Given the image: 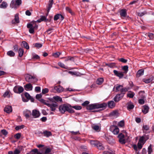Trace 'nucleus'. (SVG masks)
I'll use <instances>...</instances> for the list:
<instances>
[{
  "label": "nucleus",
  "instance_id": "1",
  "mask_svg": "<svg viewBox=\"0 0 154 154\" xmlns=\"http://www.w3.org/2000/svg\"><path fill=\"white\" fill-rule=\"evenodd\" d=\"M59 110L62 113H64L66 111H67L70 113H73L74 112L70 106L65 104H62L59 106Z\"/></svg>",
  "mask_w": 154,
  "mask_h": 154
},
{
  "label": "nucleus",
  "instance_id": "2",
  "mask_svg": "<svg viewBox=\"0 0 154 154\" xmlns=\"http://www.w3.org/2000/svg\"><path fill=\"white\" fill-rule=\"evenodd\" d=\"M107 106V104L105 103H95L91 104L87 106V109L88 110H91L95 109L105 108Z\"/></svg>",
  "mask_w": 154,
  "mask_h": 154
},
{
  "label": "nucleus",
  "instance_id": "3",
  "mask_svg": "<svg viewBox=\"0 0 154 154\" xmlns=\"http://www.w3.org/2000/svg\"><path fill=\"white\" fill-rule=\"evenodd\" d=\"M114 89H116V92L120 91L121 93H124L127 91L129 89V88H123V86L121 85L117 84L114 87Z\"/></svg>",
  "mask_w": 154,
  "mask_h": 154
},
{
  "label": "nucleus",
  "instance_id": "4",
  "mask_svg": "<svg viewBox=\"0 0 154 154\" xmlns=\"http://www.w3.org/2000/svg\"><path fill=\"white\" fill-rule=\"evenodd\" d=\"M25 78L26 81L29 83H35L38 80L35 76H32L29 74L26 75Z\"/></svg>",
  "mask_w": 154,
  "mask_h": 154
},
{
  "label": "nucleus",
  "instance_id": "5",
  "mask_svg": "<svg viewBox=\"0 0 154 154\" xmlns=\"http://www.w3.org/2000/svg\"><path fill=\"white\" fill-rule=\"evenodd\" d=\"M21 3V0H12L11 2L10 6L12 8L17 9L19 7Z\"/></svg>",
  "mask_w": 154,
  "mask_h": 154
},
{
  "label": "nucleus",
  "instance_id": "6",
  "mask_svg": "<svg viewBox=\"0 0 154 154\" xmlns=\"http://www.w3.org/2000/svg\"><path fill=\"white\" fill-rule=\"evenodd\" d=\"M91 144L94 146H96L100 149H103V147L102 144L97 140H91Z\"/></svg>",
  "mask_w": 154,
  "mask_h": 154
},
{
  "label": "nucleus",
  "instance_id": "7",
  "mask_svg": "<svg viewBox=\"0 0 154 154\" xmlns=\"http://www.w3.org/2000/svg\"><path fill=\"white\" fill-rule=\"evenodd\" d=\"M48 106L50 108L51 111H54L56 110V107L58 106V104L55 101L51 102L50 101Z\"/></svg>",
  "mask_w": 154,
  "mask_h": 154
},
{
  "label": "nucleus",
  "instance_id": "8",
  "mask_svg": "<svg viewBox=\"0 0 154 154\" xmlns=\"http://www.w3.org/2000/svg\"><path fill=\"white\" fill-rule=\"evenodd\" d=\"M125 94V93H121L117 94L113 98L114 101L116 102H118L123 98Z\"/></svg>",
  "mask_w": 154,
  "mask_h": 154
},
{
  "label": "nucleus",
  "instance_id": "9",
  "mask_svg": "<svg viewBox=\"0 0 154 154\" xmlns=\"http://www.w3.org/2000/svg\"><path fill=\"white\" fill-rule=\"evenodd\" d=\"M110 130L114 134H117L119 132V129L116 126H112L110 127Z\"/></svg>",
  "mask_w": 154,
  "mask_h": 154
},
{
  "label": "nucleus",
  "instance_id": "10",
  "mask_svg": "<svg viewBox=\"0 0 154 154\" xmlns=\"http://www.w3.org/2000/svg\"><path fill=\"white\" fill-rule=\"evenodd\" d=\"M13 90L15 93L20 94L23 91L24 89L22 87L16 86L14 87Z\"/></svg>",
  "mask_w": 154,
  "mask_h": 154
},
{
  "label": "nucleus",
  "instance_id": "11",
  "mask_svg": "<svg viewBox=\"0 0 154 154\" xmlns=\"http://www.w3.org/2000/svg\"><path fill=\"white\" fill-rule=\"evenodd\" d=\"M12 23L13 24H16L19 23V14H16L14 17V19L12 20Z\"/></svg>",
  "mask_w": 154,
  "mask_h": 154
},
{
  "label": "nucleus",
  "instance_id": "12",
  "mask_svg": "<svg viewBox=\"0 0 154 154\" xmlns=\"http://www.w3.org/2000/svg\"><path fill=\"white\" fill-rule=\"evenodd\" d=\"M32 114L33 117L35 118H38L40 116L39 112L36 109L32 111Z\"/></svg>",
  "mask_w": 154,
  "mask_h": 154
},
{
  "label": "nucleus",
  "instance_id": "13",
  "mask_svg": "<svg viewBox=\"0 0 154 154\" xmlns=\"http://www.w3.org/2000/svg\"><path fill=\"white\" fill-rule=\"evenodd\" d=\"M113 72L114 74L120 78H122L124 76L123 73L122 72L118 71L116 70H114Z\"/></svg>",
  "mask_w": 154,
  "mask_h": 154
},
{
  "label": "nucleus",
  "instance_id": "14",
  "mask_svg": "<svg viewBox=\"0 0 154 154\" xmlns=\"http://www.w3.org/2000/svg\"><path fill=\"white\" fill-rule=\"evenodd\" d=\"M23 115L26 119H28L32 115L31 111L28 110L26 109L23 111Z\"/></svg>",
  "mask_w": 154,
  "mask_h": 154
},
{
  "label": "nucleus",
  "instance_id": "15",
  "mask_svg": "<svg viewBox=\"0 0 154 154\" xmlns=\"http://www.w3.org/2000/svg\"><path fill=\"white\" fill-rule=\"evenodd\" d=\"M63 90V88L60 85L55 86L54 88V90L56 91L58 93L62 92Z\"/></svg>",
  "mask_w": 154,
  "mask_h": 154
},
{
  "label": "nucleus",
  "instance_id": "16",
  "mask_svg": "<svg viewBox=\"0 0 154 154\" xmlns=\"http://www.w3.org/2000/svg\"><path fill=\"white\" fill-rule=\"evenodd\" d=\"M27 154H43L42 153L38 151V149H32L31 151L28 153H27Z\"/></svg>",
  "mask_w": 154,
  "mask_h": 154
},
{
  "label": "nucleus",
  "instance_id": "17",
  "mask_svg": "<svg viewBox=\"0 0 154 154\" xmlns=\"http://www.w3.org/2000/svg\"><path fill=\"white\" fill-rule=\"evenodd\" d=\"M4 111L7 113H10L12 111V107L9 106H6L4 109Z\"/></svg>",
  "mask_w": 154,
  "mask_h": 154
},
{
  "label": "nucleus",
  "instance_id": "18",
  "mask_svg": "<svg viewBox=\"0 0 154 154\" xmlns=\"http://www.w3.org/2000/svg\"><path fill=\"white\" fill-rule=\"evenodd\" d=\"M27 28L29 29V32L30 33H33L34 32V29L33 28V26L31 23H29L27 24Z\"/></svg>",
  "mask_w": 154,
  "mask_h": 154
},
{
  "label": "nucleus",
  "instance_id": "19",
  "mask_svg": "<svg viewBox=\"0 0 154 154\" xmlns=\"http://www.w3.org/2000/svg\"><path fill=\"white\" fill-rule=\"evenodd\" d=\"M32 85L30 83L27 84L24 86L25 89L26 90H32Z\"/></svg>",
  "mask_w": 154,
  "mask_h": 154
},
{
  "label": "nucleus",
  "instance_id": "20",
  "mask_svg": "<svg viewBox=\"0 0 154 154\" xmlns=\"http://www.w3.org/2000/svg\"><path fill=\"white\" fill-rule=\"evenodd\" d=\"M120 15L122 17H125L126 16L127 13L126 9H122L120 11Z\"/></svg>",
  "mask_w": 154,
  "mask_h": 154
},
{
  "label": "nucleus",
  "instance_id": "21",
  "mask_svg": "<svg viewBox=\"0 0 154 154\" xmlns=\"http://www.w3.org/2000/svg\"><path fill=\"white\" fill-rule=\"evenodd\" d=\"M154 80V77L152 76L150 78L148 79H143V82L146 84H148L150 83L152 80Z\"/></svg>",
  "mask_w": 154,
  "mask_h": 154
},
{
  "label": "nucleus",
  "instance_id": "22",
  "mask_svg": "<svg viewBox=\"0 0 154 154\" xmlns=\"http://www.w3.org/2000/svg\"><path fill=\"white\" fill-rule=\"evenodd\" d=\"M53 1L54 0H49V1L48 8V13L49 12L51 8L52 7L53 4ZM48 14H47L46 16L48 15Z\"/></svg>",
  "mask_w": 154,
  "mask_h": 154
},
{
  "label": "nucleus",
  "instance_id": "23",
  "mask_svg": "<svg viewBox=\"0 0 154 154\" xmlns=\"http://www.w3.org/2000/svg\"><path fill=\"white\" fill-rule=\"evenodd\" d=\"M42 134L45 136L47 137H48L52 135V133L51 132L47 130L44 131L43 132Z\"/></svg>",
  "mask_w": 154,
  "mask_h": 154
},
{
  "label": "nucleus",
  "instance_id": "24",
  "mask_svg": "<svg viewBox=\"0 0 154 154\" xmlns=\"http://www.w3.org/2000/svg\"><path fill=\"white\" fill-rule=\"evenodd\" d=\"M109 116H113L116 118L118 116V112L116 110L110 112Z\"/></svg>",
  "mask_w": 154,
  "mask_h": 154
},
{
  "label": "nucleus",
  "instance_id": "25",
  "mask_svg": "<svg viewBox=\"0 0 154 154\" xmlns=\"http://www.w3.org/2000/svg\"><path fill=\"white\" fill-rule=\"evenodd\" d=\"M143 109H142V111L144 114H146L149 111V107L147 106H143Z\"/></svg>",
  "mask_w": 154,
  "mask_h": 154
},
{
  "label": "nucleus",
  "instance_id": "26",
  "mask_svg": "<svg viewBox=\"0 0 154 154\" xmlns=\"http://www.w3.org/2000/svg\"><path fill=\"white\" fill-rule=\"evenodd\" d=\"M8 6V4L6 2H3L0 5V8L2 9H6Z\"/></svg>",
  "mask_w": 154,
  "mask_h": 154
},
{
  "label": "nucleus",
  "instance_id": "27",
  "mask_svg": "<svg viewBox=\"0 0 154 154\" xmlns=\"http://www.w3.org/2000/svg\"><path fill=\"white\" fill-rule=\"evenodd\" d=\"M109 107L110 108H114L116 105V104L113 101H109L108 103Z\"/></svg>",
  "mask_w": 154,
  "mask_h": 154
},
{
  "label": "nucleus",
  "instance_id": "28",
  "mask_svg": "<svg viewBox=\"0 0 154 154\" xmlns=\"http://www.w3.org/2000/svg\"><path fill=\"white\" fill-rule=\"evenodd\" d=\"M144 70L143 69H140L137 72L136 74V76L137 77H139L143 75Z\"/></svg>",
  "mask_w": 154,
  "mask_h": 154
},
{
  "label": "nucleus",
  "instance_id": "29",
  "mask_svg": "<svg viewBox=\"0 0 154 154\" xmlns=\"http://www.w3.org/2000/svg\"><path fill=\"white\" fill-rule=\"evenodd\" d=\"M142 129L143 133H146V132L149 129V125H143Z\"/></svg>",
  "mask_w": 154,
  "mask_h": 154
},
{
  "label": "nucleus",
  "instance_id": "30",
  "mask_svg": "<svg viewBox=\"0 0 154 154\" xmlns=\"http://www.w3.org/2000/svg\"><path fill=\"white\" fill-rule=\"evenodd\" d=\"M135 95V94L134 92L131 91H129L127 94V96L130 98H133Z\"/></svg>",
  "mask_w": 154,
  "mask_h": 154
},
{
  "label": "nucleus",
  "instance_id": "31",
  "mask_svg": "<svg viewBox=\"0 0 154 154\" xmlns=\"http://www.w3.org/2000/svg\"><path fill=\"white\" fill-rule=\"evenodd\" d=\"M48 20H47L46 19V17L45 16H41V18L39 20H38L37 21L38 23H40L42 21H46Z\"/></svg>",
  "mask_w": 154,
  "mask_h": 154
},
{
  "label": "nucleus",
  "instance_id": "32",
  "mask_svg": "<svg viewBox=\"0 0 154 154\" xmlns=\"http://www.w3.org/2000/svg\"><path fill=\"white\" fill-rule=\"evenodd\" d=\"M104 79L103 78H100L98 79L96 81V83L99 85H101L103 82Z\"/></svg>",
  "mask_w": 154,
  "mask_h": 154
},
{
  "label": "nucleus",
  "instance_id": "33",
  "mask_svg": "<svg viewBox=\"0 0 154 154\" xmlns=\"http://www.w3.org/2000/svg\"><path fill=\"white\" fill-rule=\"evenodd\" d=\"M7 54L8 56L10 57H13L15 55V53L12 51H8Z\"/></svg>",
  "mask_w": 154,
  "mask_h": 154
},
{
  "label": "nucleus",
  "instance_id": "34",
  "mask_svg": "<svg viewBox=\"0 0 154 154\" xmlns=\"http://www.w3.org/2000/svg\"><path fill=\"white\" fill-rule=\"evenodd\" d=\"M53 98V99L57 102H62V98L59 96H54Z\"/></svg>",
  "mask_w": 154,
  "mask_h": 154
},
{
  "label": "nucleus",
  "instance_id": "35",
  "mask_svg": "<svg viewBox=\"0 0 154 154\" xmlns=\"http://www.w3.org/2000/svg\"><path fill=\"white\" fill-rule=\"evenodd\" d=\"M41 102L44 104L45 105L48 106L49 104L50 101L48 100H45L43 99H41L40 100Z\"/></svg>",
  "mask_w": 154,
  "mask_h": 154
},
{
  "label": "nucleus",
  "instance_id": "36",
  "mask_svg": "<svg viewBox=\"0 0 154 154\" xmlns=\"http://www.w3.org/2000/svg\"><path fill=\"white\" fill-rule=\"evenodd\" d=\"M146 140L144 139V138L143 137L140 136V138L138 142L142 143L143 144H144L146 142Z\"/></svg>",
  "mask_w": 154,
  "mask_h": 154
},
{
  "label": "nucleus",
  "instance_id": "37",
  "mask_svg": "<svg viewBox=\"0 0 154 154\" xmlns=\"http://www.w3.org/2000/svg\"><path fill=\"white\" fill-rule=\"evenodd\" d=\"M63 58H65V62L69 60L71 61H73L74 58L73 57H72L70 56H69L66 57H64Z\"/></svg>",
  "mask_w": 154,
  "mask_h": 154
},
{
  "label": "nucleus",
  "instance_id": "38",
  "mask_svg": "<svg viewBox=\"0 0 154 154\" xmlns=\"http://www.w3.org/2000/svg\"><path fill=\"white\" fill-rule=\"evenodd\" d=\"M23 53L24 51L22 49L20 48L19 49L18 54L19 57H21L23 55Z\"/></svg>",
  "mask_w": 154,
  "mask_h": 154
},
{
  "label": "nucleus",
  "instance_id": "39",
  "mask_svg": "<svg viewBox=\"0 0 154 154\" xmlns=\"http://www.w3.org/2000/svg\"><path fill=\"white\" fill-rule=\"evenodd\" d=\"M22 43L24 47L27 49H29V46L28 44L25 41L22 42Z\"/></svg>",
  "mask_w": 154,
  "mask_h": 154
},
{
  "label": "nucleus",
  "instance_id": "40",
  "mask_svg": "<svg viewBox=\"0 0 154 154\" xmlns=\"http://www.w3.org/2000/svg\"><path fill=\"white\" fill-rule=\"evenodd\" d=\"M69 73L72 75H75L77 76H79L80 75V73L79 72H72V71H69Z\"/></svg>",
  "mask_w": 154,
  "mask_h": 154
},
{
  "label": "nucleus",
  "instance_id": "41",
  "mask_svg": "<svg viewBox=\"0 0 154 154\" xmlns=\"http://www.w3.org/2000/svg\"><path fill=\"white\" fill-rule=\"evenodd\" d=\"M36 21H34L31 23L33 26V28L34 30H37L38 28V25L36 24Z\"/></svg>",
  "mask_w": 154,
  "mask_h": 154
},
{
  "label": "nucleus",
  "instance_id": "42",
  "mask_svg": "<svg viewBox=\"0 0 154 154\" xmlns=\"http://www.w3.org/2000/svg\"><path fill=\"white\" fill-rule=\"evenodd\" d=\"M148 154H151V153L152 152V144H150L148 148Z\"/></svg>",
  "mask_w": 154,
  "mask_h": 154
},
{
  "label": "nucleus",
  "instance_id": "43",
  "mask_svg": "<svg viewBox=\"0 0 154 154\" xmlns=\"http://www.w3.org/2000/svg\"><path fill=\"white\" fill-rule=\"evenodd\" d=\"M119 142L122 144H125L126 142V141L125 138H122L121 139H119Z\"/></svg>",
  "mask_w": 154,
  "mask_h": 154
},
{
  "label": "nucleus",
  "instance_id": "44",
  "mask_svg": "<svg viewBox=\"0 0 154 154\" xmlns=\"http://www.w3.org/2000/svg\"><path fill=\"white\" fill-rule=\"evenodd\" d=\"M118 60L119 61L124 63H126L128 61L127 60L123 58H119L118 59Z\"/></svg>",
  "mask_w": 154,
  "mask_h": 154
},
{
  "label": "nucleus",
  "instance_id": "45",
  "mask_svg": "<svg viewBox=\"0 0 154 154\" xmlns=\"http://www.w3.org/2000/svg\"><path fill=\"white\" fill-rule=\"evenodd\" d=\"M144 144H143L142 143L138 142L137 144V147L138 148V150H140L142 148L143 145Z\"/></svg>",
  "mask_w": 154,
  "mask_h": 154
},
{
  "label": "nucleus",
  "instance_id": "46",
  "mask_svg": "<svg viewBox=\"0 0 154 154\" xmlns=\"http://www.w3.org/2000/svg\"><path fill=\"white\" fill-rule=\"evenodd\" d=\"M119 126L122 127L124 125V121L123 120H122L120 121L118 123Z\"/></svg>",
  "mask_w": 154,
  "mask_h": 154
},
{
  "label": "nucleus",
  "instance_id": "47",
  "mask_svg": "<svg viewBox=\"0 0 154 154\" xmlns=\"http://www.w3.org/2000/svg\"><path fill=\"white\" fill-rule=\"evenodd\" d=\"M73 108L76 110H80L82 109V107L81 106H71V108Z\"/></svg>",
  "mask_w": 154,
  "mask_h": 154
},
{
  "label": "nucleus",
  "instance_id": "48",
  "mask_svg": "<svg viewBox=\"0 0 154 154\" xmlns=\"http://www.w3.org/2000/svg\"><path fill=\"white\" fill-rule=\"evenodd\" d=\"M61 53L59 52H57L52 54V56L54 57H57Z\"/></svg>",
  "mask_w": 154,
  "mask_h": 154
},
{
  "label": "nucleus",
  "instance_id": "49",
  "mask_svg": "<svg viewBox=\"0 0 154 154\" xmlns=\"http://www.w3.org/2000/svg\"><path fill=\"white\" fill-rule=\"evenodd\" d=\"M21 134L20 133H18L14 135V137L17 139H19L21 137Z\"/></svg>",
  "mask_w": 154,
  "mask_h": 154
},
{
  "label": "nucleus",
  "instance_id": "50",
  "mask_svg": "<svg viewBox=\"0 0 154 154\" xmlns=\"http://www.w3.org/2000/svg\"><path fill=\"white\" fill-rule=\"evenodd\" d=\"M24 125H20V126H17L15 127V129L16 130H18L19 129L23 128L24 127Z\"/></svg>",
  "mask_w": 154,
  "mask_h": 154
},
{
  "label": "nucleus",
  "instance_id": "51",
  "mask_svg": "<svg viewBox=\"0 0 154 154\" xmlns=\"http://www.w3.org/2000/svg\"><path fill=\"white\" fill-rule=\"evenodd\" d=\"M49 90L47 88L43 89L42 91V93L43 94H45L48 92Z\"/></svg>",
  "mask_w": 154,
  "mask_h": 154
},
{
  "label": "nucleus",
  "instance_id": "52",
  "mask_svg": "<svg viewBox=\"0 0 154 154\" xmlns=\"http://www.w3.org/2000/svg\"><path fill=\"white\" fill-rule=\"evenodd\" d=\"M32 58L36 59H38L40 58V57L38 55L35 53L32 54Z\"/></svg>",
  "mask_w": 154,
  "mask_h": 154
},
{
  "label": "nucleus",
  "instance_id": "53",
  "mask_svg": "<svg viewBox=\"0 0 154 154\" xmlns=\"http://www.w3.org/2000/svg\"><path fill=\"white\" fill-rule=\"evenodd\" d=\"M134 107V106L133 104H130L128 105L127 106V108L128 109H133Z\"/></svg>",
  "mask_w": 154,
  "mask_h": 154
},
{
  "label": "nucleus",
  "instance_id": "54",
  "mask_svg": "<svg viewBox=\"0 0 154 154\" xmlns=\"http://www.w3.org/2000/svg\"><path fill=\"white\" fill-rule=\"evenodd\" d=\"M93 128L96 131H99L100 127L98 126L97 125H95L93 127Z\"/></svg>",
  "mask_w": 154,
  "mask_h": 154
},
{
  "label": "nucleus",
  "instance_id": "55",
  "mask_svg": "<svg viewBox=\"0 0 154 154\" xmlns=\"http://www.w3.org/2000/svg\"><path fill=\"white\" fill-rule=\"evenodd\" d=\"M118 137L119 138V139H121L122 138H125V135L122 133H121L119 134Z\"/></svg>",
  "mask_w": 154,
  "mask_h": 154
},
{
  "label": "nucleus",
  "instance_id": "56",
  "mask_svg": "<svg viewBox=\"0 0 154 154\" xmlns=\"http://www.w3.org/2000/svg\"><path fill=\"white\" fill-rule=\"evenodd\" d=\"M1 133L4 135H6L8 134V132L6 130L3 129L1 131Z\"/></svg>",
  "mask_w": 154,
  "mask_h": 154
},
{
  "label": "nucleus",
  "instance_id": "57",
  "mask_svg": "<svg viewBox=\"0 0 154 154\" xmlns=\"http://www.w3.org/2000/svg\"><path fill=\"white\" fill-rule=\"evenodd\" d=\"M25 97L28 100L30 99L31 98V96L28 93L26 92L24 94Z\"/></svg>",
  "mask_w": 154,
  "mask_h": 154
},
{
  "label": "nucleus",
  "instance_id": "58",
  "mask_svg": "<svg viewBox=\"0 0 154 154\" xmlns=\"http://www.w3.org/2000/svg\"><path fill=\"white\" fill-rule=\"evenodd\" d=\"M128 66H125L123 67L122 69L123 70L127 72L128 71Z\"/></svg>",
  "mask_w": 154,
  "mask_h": 154
},
{
  "label": "nucleus",
  "instance_id": "59",
  "mask_svg": "<svg viewBox=\"0 0 154 154\" xmlns=\"http://www.w3.org/2000/svg\"><path fill=\"white\" fill-rule=\"evenodd\" d=\"M51 151V149L49 148H47L46 149L45 152V154H49Z\"/></svg>",
  "mask_w": 154,
  "mask_h": 154
},
{
  "label": "nucleus",
  "instance_id": "60",
  "mask_svg": "<svg viewBox=\"0 0 154 154\" xmlns=\"http://www.w3.org/2000/svg\"><path fill=\"white\" fill-rule=\"evenodd\" d=\"M42 46V44L38 43H36L35 45V46L38 48H41Z\"/></svg>",
  "mask_w": 154,
  "mask_h": 154
},
{
  "label": "nucleus",
  "instance_id": "61",
  "mask_svg": "<svg viewBox=\"0 0 154 154\" xmlns=\"http://www.w3.org/2000/svg\"><path fill=\"white\" fill-rule=\"evenodd\" d=\"M60 18V14H57L55 15L54 17V20H57Z\"/></svg>",
  "mask_w": 154,
  "mask_h": 154
},
{
  "label": "nucleus",
  "instance_id": "62",
  "mask_svg": "<svg viewBox=\"0 0 154 154\" xmlns=\"http://www.w3.org/2000/svg\"><path fill=\"white\" fill-rule=\"evenodd\" d=\"M58 65L59 66L61 67L62 68H66L65 67V66L64 64H63V63H61V62H59L58 63Z\"/></svg>",
  "mask_w": 154,
  "mask_h": 154
},
{
  "label": "nucleus",
  "instance_id": "63",
  "mask_svg": "<svg viewBox=\"0 0 154 154\" xmlns=\"http://www.w3.org/2000/svg\"><path fill=\"white\" fill-rule=\"evenodd\" d=\"M89 103V102L88 101H86L82 104V105L83 106H86Z\"/></svg>",
  "mask_w": 154,
  "mask_h": 154
},
{
  "label": "nucleus",
  "instance_id": "64",
  "mask_svg": "<svg viewBox=\"0 0 154 154\" xmlns=\"http://www.w3.org/2000/svg\"><path fill=\"white\" fill-rule=\"evenodd\" d=\"M103 154H116L112 152H110L108 151H104L103 152Z\"/></svg>",
  "mask_w": 154,
  "mask_h": 154
}]
</instances>
